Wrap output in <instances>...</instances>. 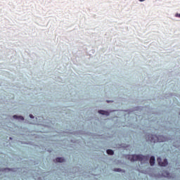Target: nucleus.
Listing matches in <instances>:
<instances>
[{"instance_id": "obj_1", "label": "nucleus", "mask_w": 180, "mask_h": 180, "mask_svg": "<svg viewBox=\"0 0 180 180\" xmlns=\"http://www.w3.org/2000/svg\"><path fill=\"white\" fill-rule=\"evenodd\" d=\"M127 158L133 162L134 161H144V160H147L148 158L143 155H128Z\"/></svg>"}, {"instance_id": "obj_2", "label": "nucleus", "mask_w": 180, "mask_h": 180, "mask_svg": "<svg viewBox=\"0 0 180 180\" xmlns=\"http://www.w3.org/2000/svg\"><path fill=\"white\" fill-rule=\"evenodd\" d=\"M159 162H158V165L160 167H167V165H168V160H167V159H164L163 162H160L161 161V159L159 158Z\"/></svg>"}, {"instance_id": "obj_3", "label": "nucleus", "mask_w": 180, "mask_h": 180, "mask_svg": "<svg viewBox=\"0 0 180 180\" xmlns=\"http://www.w3.org/2000/svg\"><path fill=\"white\" fill-rule=\"evenodd\" d=\"M150 164L151 166H153L155 164V158L154 156L150 157Z\"/></svg>"}, {"instance_id": "obj_4", "label": "nucleus", "mask_w": 180, "mask_h": 180, "mask_svg": "<svg viewBox=\"0 0 180 180\" xmlns=\"http://www.w3.org/2000/svg\"><path fill=\"white\" fill-rule=\"evenodd\" d=\"M98 113H100V115H105V116H109V113L105 110H98Z\"/></svg>"}, {"instance_id": "obj_5", "label": "nucleus", "mask_w": 180, "mask_h": 180, "mask_svg": "<svg viewBox=\"0 0 180 180\" xmlns=\"http://www.w3.org/2000/svg\"><path fill=\"white\" fill-rule=\"evenodd\" d=\"M56 162H64V161H65V160L63 158H57L56 159Z\"/></svg>"}, {"instance_id": "obj_6", "label": "nucleus", "mask_w": 180, "mask_h": 180, "mask_svg": "<svg viewBox=\"0 0 180 180\" xmlns=\"http://www.w3.org/2000/svg\"><path fill=\"white\" fill-rule=\"evenodd\" d=\"M107 154H108V155H113V154H115V152L111 149H108Z\"/></svg>"}, {"instance_id": "obj_7", "label": "nucleus", "mask_w": 180, "mask_h": 180, "mask_svg": "<svg viewBox=\"0 0 180 180\" xmlns=\"http://www.w3.org/2000/svg\"><path fill=\"white\" fill-rule=\"evenodd\" d=\"M13 119H20V120H25V118H23V117H18V115H13Z\"/></svg>"}, {"instance_id": "obj_8", "label": "nucleus", "mask_w": 180, "mask_h": 180, "mask_svg": "<svg viewBox=\"0 0 180 180\" xmlns=\"http://www.w3.org/2000/svg\"><path fill=\"white\" fill-rule=\"evenodd\" d=\"M153 139H154V135H150L148 137V140L153 141Z\"/></svg>"}, {"instance_id": "obj_9", "label": "nucleus", "mask_w": 180, "mask_h": 180, "mask_svg": "<svg viewBox=\"0 0 180 180\" xmlns=\"http://www.w3.org/2000/svg\"><path fill=\"white\" fill-rule=\"evenodd\" d=\"M175 17L176 18H180V13H176Z\"/></svg>"}, {"instance_id": "obj_10", "label": "nucleus", "mask_w": 180, "mask_h": 180, "mask_svg": "<svg viewBox=\"0 0 180 180\" xmlns=\"http://www.w3.org/2000/svg\"><path fill=\"white\" fill-rule=\"evenodd\" d=\"M30 117L31 119H34V116H33V115H32V114L30 115Z\"/></svg>"}, {"instance_id": "obj_11", "label": "nucleus", "mask_w": 180, "mask_h": 180, "mask_svg": "<svg viewBox=\"0 0 180 180\" xmlns=\"http://www.w3.org/2000/svg\"><path fill=\"white\" fill-rule=\"evenodd\" d=\"M140 1V2H143V1H146V0H139Z\"/></svg>"}, {"instance_id": "obj_12", "label": "nucleus", "mask_w": 180, "mask_h": 180, "mask_svg": "<svg viewBox=\"0 0 180 180\" xmlns=\"http://www.w3.org/2000/svg\"><path fill=\"white\" fill-rule=\"evenodd\" d=\"M117 171L119 172L120 171V169H117Z\"/></svg>"}, {"instance_id": "obj_13", "label": "nucleus", "mask_w": 180, "mask_h": 180, "mask_svg": "<svg viewBox=\"0 0 180 180\" xmlns=\"http://www.w3.org/2000/svg\"><path fill=\"white\" fill-rule=\"evenodd\" d=\"M169 176L168 174H167V176Z\"/></svg>"}]
</instances>
